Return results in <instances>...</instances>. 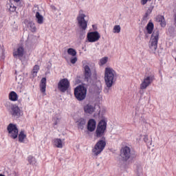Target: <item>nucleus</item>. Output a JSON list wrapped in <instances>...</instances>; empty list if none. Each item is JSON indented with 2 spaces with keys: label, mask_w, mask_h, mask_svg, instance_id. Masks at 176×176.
I'll return each instance as SVG.
<instances>
[{
  "label": "nucleus",
  "mask_w": 176,
  "mask_h": 176,
  "mask_svg": "<svg viewBox=\"0 0 176 176\" xmlns=\"http://www.w3.org/2000/svg\"><path fill=\"white\" fill-rule=\"evenodd\" d=\"M145 28L147 31V34H152L148 44L149 49H151L152 52H156L157 49V43H159V30H153L155 25L151 21H149Z\"/></svg>",
  "instance_id": "obj_1"
},
{
  "label": "nucleus",
  "mask_w": 176,
  "mask_h": 176,
  "mask_svg": "<svg viewBox=\"0 0 176 176\" xmlns=\"http://www.w3.org/2000/svg\"><path fill=\"white\" fill-rule=\"evenodd\" d=\"M116 72L113 69L110 67H106L105 68V72H104V81L106 83L107 87L109 89L111 86L113 85L116 80H115V74Z\"/></svg>",
  "instance_id": "obj_2"
},
{
  "label": "nucleus",
  "mask_w": 176,
  "mask_h": 176,
  "mask_svg": "<svg viewBox=\"0 0 176 176\" xmlns=\"http://www.w3.org/2000/svg\"><path fill=\"white\" fill-rule=\"evenodd\" d=\"M120 157L122 162H127L129 159H131V160H134L135 157H137V154L135 152H131V149L130 147L125 146L120 149Z\"/></svg>",
  "instance_id": "obj_3"
},
{
  "label": "nucleus",
  "mask_w": 176,
  "mask_h": 176,
  "mask_svg": "<svg viewBox=\"0 0 176 176\" xmlns=\"http://www.w3.org/2000/svg\"><path fill=\"white\" fill-rule=\"evenodd\" d=\"M87 96V88L84 85H80L74 89V97L78 101H83Z\"/></svg>",
  "instance_id": "obj_4"
},
{
  "label": "nucleus",
  "mask_w": 176,
  "mask_h": 176,
  "mask_svg": "<svg viewBox=\"0 0 176 176\" xmlns=\"http://www.w3.org/2000/svg\"><path fill=\"white\" fill-rule=\"evenodd\" d=\"M105 131H107V120L103 118L98 122L96 130L95 131L96 138H102L105 137Z\"/></svg>",
  "instance_id": "obj_5"
},
{
  "label": "nucleus",
  "mask_w": 176,
  "mask_h": 176,
  "mask_svg": "<svg viewBox=\"0 0 176 176\" xmlns=\"http://www.w3.org/2000/svg\"><path fill=\"white\" fill-rule=\"evenodd\" d=\"M105 146H107V142H105V137H102V139L95 144L94 148L92 150L95 156H98V155L104 151Z\"/></svg>",
  "instance_id": "obj_6"
},
{
  "label": "nucleus",
  "mask_w": 176,
  "mask_h": 176,
  "mask_svg": "<svg viewBox=\"0 0 176 176\" xmlns=\"http://www.w3.org/2000/svg\"><path fill=\"white\" fill-rule=\"evenodd\" d=\"M7 131L8 135L10 138H12V140H16V138L19 137V128H17L16 124L10 123L7 126Z\"/></svg>",
  "instance_id": "obj_7"
},
{
  "label": "nucleus",
  "mask_w": 176,
  "mask_h": 176,
  "mask_svg": "<svg viewBox=\"0 0 176 176\" xmlns=\"http://www.w3.org/2000/svg\"><path fill=\"white\" fill-rule=\"evenodd\" d=\"M70 83L68 78L61 79L58 83V89L61 93H65L69 89Z\"/></svg>",
  "instance_id": "obj_8"
},
{
  "label": "nucleus",
  "mask_w": 176,
  "mask_h": 176,
  "mask_svg": "<svg viewBox=\"0 0 176 176\" xmlns=\"http://www.w3.org/2000/svg\"><path fill=\"white\" fill-rule=\"evenodd\" d=\"M85 17H86V14L80 13L77 16L78 27L83 31L87 30V21L85 19Z\"/></svg>",
  "instance_id": "obj_9"
},
{
  "label": "nucleus",
  "mask_w": 176,
  "mask_h": 176,
  "mask_svg": "<svg viewBox=\"0 0 176 176\" xmlns=\"http://www.w3.org/2000/svg\"><path fill=\"white\" fill-rule=\"evenodd\" d=\"M100 38H101V35H100L98 31L89 32L87 35V41L91 43L97 42V41L100 40Z\"/></svg>",
  "instance_id": "obj_10"
},
{
  "label": "nucleus",
  "mask_w": 176,
  "mask_h": 176,
  "mask_svg": "<svg viewBox=\"0 0 176 176\" xmlns=\"http://www.w3.org/2000/svg\"><path fill=\"white\" fill-rule=\"evenodd\" d=\"M155 79V77L153 76H148L146 78L144 79V81L142 82L140 85V89H146L152 82H153V80Z\"/></svg>",
  "instance_id": "obj_11"
},
{
  "label": "nucleus",
  "mask_w": 176,
  "mask_h": 176,
  "mask_svg": "<svg viewBox=\"0 0 176 176\" xmlns=\"http://www.w3.org/2000/svg\"><path fill=\"white\" fill-rule=\"evenodd\" d=\"M97 126V122H96V120L94 119H90L87 122V129L88 131H90V133H93L94 130H96V126Z\"/></svg>",
  "instance_id": "obj_12"
},
{
  "label": "nucleus",
  "mask_w": 176,
  "mask_h": 176,
  "mask_svg": "<svg viewBox=\"0 0 176 176\" xmlns=\"http://www.w3.org/2000/svg\"><path fill=\"white\" fill-rule=\"evenodd\" d=\"M84 80L85 82H89V79L91 78V70L87 65L84 67Z\"/></svg>",
  "instance_id": "obj_13"
},
{
  "label": "nucleus",
  "mask_w": 176,
  "mask_h": 176,
  "mask_svg": "<svg viewBox=\"0 0 176 176\" xmlns=\"http://www.w3.org/2000/svg\"><path fill=\"white\" fill-rule=\"evenodd\" d=\"M13 56L14 58H21L24 56V47L23 46H20L17 48L16 51L13 52Z\"/></svg>",
  "instance_id": "obj_14"
},
{
  "label": "nucleus",
  "mask_w": 176,
  "mask_h": 176,
  "mask_svg": "<svg viewBox=\"0 0 176 176\" xmlns=\"http://www.w3.org/2000/svg\"><path fill=\"white\" fill-rule=\"evenodd\" d=\"M156 21L157 23H160L161 27L164 28L166 27V19H164V16L163 15H157L156 16Z\"/></svg>",
  "instance_id": "obj_15"
},
{
  "label": "nucleus",
  "mask_w": 176,
  "mask_h": 176,
  "mask_svg": "<svg viewBox=\"0 0 176 176\" xmlns=\"http://www.w3.org/2000/svg\"><path fill=\"white\" fill-rule=\"evenodd\" d=\"M76 123L78 128L80 130H83V129H85V126L86 125V119L80 118L77 120Z\"/></svg>",
  "instance_id": "obj_16"
},
{
  "label": "nucleus",
  "mask_w": 176,
  "mask_h": 176,
  "mask_svg": "<svg viewBox=\"0 0 176 176\" xmlns=\"http://www.w3.org/2000/svg\"><path fill=\"white\" fill-rule=\"evenodd\" d=\"M12 116H20V107L17 105H13L11 108Z\"/></svg>",
  "instance_id": "obj_17"
},
{
  "label": "nucleus",
  "mask_w": 176,
  "mask_h": 176,
  "mask_svg": "<svg viewBox=\"0 0 176 176\" xmlns=\"http://www.w3.org/2000/svg\"><path fill=\"white\" fill-rule=\"evenodd\" d=\"M40 90L41 93H46V77L43 78L41 80Z\"/></svg>",
  "instance_id": "obj_18"
},
{
  "label": "nucleus",
  "mask_w": 176,
  "mask_h": 176,
  "mask_svg": "<svg viewBox=\"0 0 176 176\" xmlns=\"http://www.w3.org/2000/svg\"><path fill=\"white\" fill-rule=\"evenodd\" d=\"M84 111L85 113H93L94 112V107L91 104H87L84 107Z\"/></svg>",
  "instance_id": "obj_19"
},
{
  "label": "nucleus",
  "mask_w": 176,
  "mask_h": 176,
  "mask_svg": "<svg viewBox=\"0 0 176 176\" xmlns=\"http://www.w3.org/2000/svg\"><path fill=\"white\" fill-rule=\"evenodd\" d=\"M36 21L38 24H43V16L39 12H36Z\"/></svg>",
  "instance_id": "obj_20"
},
{
  "label": "nucleus",
  "mask_w": 176,
  "mask_h": 176,
  "mask_svg": "<svg viewBox=\"0 0 176 176\" xmlns=\"http://www.w3.org/2000/svg\"><path fill=\"white\" fill-rule=\"evenodd\" d=\"M9 100H10V101H17V100H19V96H17L16 92L12 91L9 94Z\"/></svg>",
  "instance_id": "obj_21"
},
{
  "label": "nucleus",
  "mask_w": 176,
  "mask_h": 176,
  "mask_svg": "<svg viewBox=\"0 0 176 176\" xmlns=\"http://www.w3.org/2000/svg\"><path fill=\"white\" fill-rule=\"evenodd\" d=\"M27 138V135L24 133V131H21L18 135L19 142H24V140Z\"/></svg>",
  "instance_id": "obj_22"
},
{
  "label": "nucleus",
  "mask_w": 176,
  "mask_h": 176,
  "mask_svg": "<svg viewBox=\"0 0 176 176\" xmlns=\"http://www.w3.org/2000/svg\"><path fill=\"white\" fill-rule=\"evenodd\" d=\"M54 142L56 148H63V141H61V139L56 138Z\"/></svg>",
  "instance_id": "obj_23"
},
{
  "label": "nucleus",
  "mask_w": 176,
  "mask_h": 176,
  "mask_svg": "<svg viewBox=\"0 0 176 176\" xmlns=\"http://www.w3.org/2000/svg\"><path fill=\"white\" fill-rule=\"evenodd\" d=\"M28 162L30 163V164H36V160L35 159V157L32 155H30L28 157Z\"/></svg>",
  "instance_id": "obj_24"
},
{
  "label": "nucleus",
  "mask_w": 176,
  "mask_h": 176,
  "mask_svg": "<svg viewBox=\"0 0 176 176\" xmlns=\"http://www.w3.org/2000/svg\"><path fill=\"white\" fill-rule=\"evenodd\" d=\"M39 71V65H36L34 66L32 74L34 77L36 76V74H38V72Z\"/></svg>",
  "instance_id": "obj_25"
},
{
  "label": "nucleus",
  "mask_w": 176,
  "mask_h": 176,
  "mask_svg": "<svg viewBox=\"0 0 176 176\" xmlns=\"http://www.w3.org/2000/svg\"><path fill=\"white\" fill-rule=\"evenodd\" d=\"M144 141L147 144V146H151L152 145V138L149 139L148 135L144 136Z\"/></svg>",
  "instance_id": "obj_26"
},
{
  "label": "nucleus",
  "mask_w": 176,
  "mask_h": 176,
  "mask_svg": "<svg viewBox=\"0 0 176 176\" xmlns=\"http://www.w3.org/2000/svg\"><path fill=\"white\" fill-rule=\"evenodd\" d=\"M29 27L30 28L31 32H36V26H35V23L33 22L29 23Z\"/></svg>",
  "instance_id": "obj_27"
},
{
  "label": "nucleus",
  "mask_w": 176,
  "mask_h": 176,
  "mask_svg": "<svg viewBox=\"0 0 176 176\" xmlns=\"http://www.w3.org/2000/svg\"><path fill=\"white\" fill-rule=\"evenodd\" d=\"M67 53L70 56H73V57H75V56H76V50H75V49L74 48H69L67 50Z\"/></svg>",
  "instance_id": "obj_28"
},
{
  "label": "nucleus",
  "mask_w": 176,
  "mask_h": 176,
  "mask_svg": "<svg viewBox=\"0 0 176 176\" xmlns=\"http://www.w3.org/2000/svg\"><path fill=\"white\" fill-rule=\"evenodd\" d=\"M120 25H116L113 28V32L114 34H119L120 32Z\"/></svg>",
  "instance_id": "obj_29"
},
{
  "label": "nucleus",
  "mask_w": 176,
  "mask_h": 176,
  "mask_svg": "<svg viewBox=\"0 0 176 176\" xmlns=\"http://www.w3.org/2000/svg\"><path fill=\"white\" fill-rule=\"evenodd\" d=\"M137 176H142V168L140 166H137Z\"/></svg>",
  "instance_id": "obj_30"
},
{
  "label": "nucleus",
  "mask_w": 176,
  "mask_h": 176,
  "mask_svg": "<svg viewBox=\"0 0 176 176\" xmlns=\"http://www.w3.org/2000/svg\"><path fill=\"white\" fill-rule=\"evenodd\" d=\"M85 36H86V32L85 30H81L80 31V36H79L80 39H85Z\"/></svg>",
  "instance_id": "obj_31"
},
{
  "label": "nucleus",
  "mask_w": 176,
  "mask_h": 176,
  "mask_svg": "<svg viewBox=\"0 0 176 176\" xmlns=\"http://www.w3.org/2000/svg\"><path fill=\"white\" fill-rule=\"evenodd\" d=\"M100 63L101 65H105L106 63H108V57H107V56L103 57L102 58H101L100 60Z\"/></svg>",
  "instance_id": "obj_32"
},
{
  "label": "nucleus",
  "mask_w": 176,
  "mask_h": 176,
  "mask_svg": "<svg viewBox=\"0 0 176 176\" xmlns=\"http://www.w3.org/2000/svg\"><path fill=\"white\" fill-rule=\"evenodd\" d=\"M148 16H149V13L148 12H146L145 14L144 15V16L142 18V21H146V20L148 19Z\"/></svg>",
  "instance_id": "obj_33"
},
{
  "label": "nucleus",
  "mask_w": 176,
  "mask_h": 176,
  "mask_svg": "<svg viewBox=\"0 0 176 176\" xmlns=\"http://www.w3.org/2000/svg\"><path fill=\"white\" fill-rule=\"evenodd\" d=\"M76 61H78V58L76 57L72 58L70 60V63H72V64H76Z\"/></svg>",
  "instance_id": "obj_34"
},
{
  "label": "nucleus",
  "mask_w": 176,
  "mask_h": 176,
  "mask_svg": "<svg viewBox=\"0 0 176 176\" xmlns=\"http://www.w3.org/2000/svg\"><path fill=\"white\" fill-rule=\"evenodd\" d=\"M16 6H10V8H9V10H10V12H16Z\"/></svg>",
  "instance_id": "obj_35"
},
{
  "label": "nucleus",
  "mask_w": 176,
  "mask_h": 176,
  "mask_svg": "<svg viewBox=\"0 0 176 176\" xmlns=\"http://www.w3.org/2000/svg\"><path fill=\"white\" fill-rule=\"evenodd\" d=\"M148 1H151V0H142L141 1L142 5H146V3L148 2Z\"/></svg>",
  "instance_id": "obj_36"
},
{
  "label": "nucleus",
  "mask_w": 176,
  "mask_h": 176,
  "mask_svg": "<svg viewBox=\"0 0 176 176\" xmlns=\"http://www.w3.org/2000/svg\"><path fill=\"white\" fill-rule=\"evenodd\" d=\"M51 9H52V10H57L56 6H51Z\"/></svg>",
  "instance_id": "obj_37"
},
{
  "label": "nucleus",
  "mask_w": 176,
  "mask_h": 176,
  "mask_svg": "<svg viewBox=\"0 0 176 176\" xmlns=\"http://www.w3.org/2000/svg\"><path fill=\"white\" fill-rule=\"evenodd\" d=\"M146 12H148V14L152 13V8H148Z\"/></svg>",
  "instance_id": "obj_38"
},
{
  "label": "nucleus",
  "mask_w": 176,
  "mask_h": 176,
  "mask_svg": "<svg viewBox=\"0 0 176 176\" xmlns=\"http://www.w3.org/2000/svg\"><path fill=\"white\" fill-rule=\"evenodd\" d=\"M144 38L145 39H148V32L145 33Z\"/></svg>",
  "instance_id": "obj_39"
},
{
  "label": "nucleus",
  "mask_w": 176,
  "mask_h": 176,
  "mask_svg": "<svg viewBox=\"0 0 176 176\" xmlns=\"http://www.w3.org/2000/svg\"><path fill=\"white\" fill-rule=\"evenodd\" d=\"M80 79H76V83H80Z\"/></svg>",
  "instance_id": "obj_40"
},
{
  "label": "nucleus",
  "mask_w": 176,
  "mask_h": 176,
  "mask_svg": "<svg viewBox=\"0 0 176 176\" xmlns=\"http://www.w3.org/2000/svg\"><path fill=\"white\" fill-rule=\"evenodd\" d=\"M175 27H176V13H175Z\"/></svg>",
  "instance_id": "obj_41"
},
{
  "label": "nucleus",
  "mask_w": 176,
  "mask_h": 176,
  "mask_svg": "<svg viewBox=\"0 0 176 176\" xmlns=\"http://www.w3.org/2000/svg\"><path fill=\"white\" fill-rule=\"evenodd\" d=\"M57 124H58V122H57V121H55V122H54V126H57Z\"/></svg>",
  "instance_id": "obj_42"
},
{
  "label": "nucleus",
  "mask_w": 176,
  "mask_h": 176,
  "mask_svg": "<svg viewBox=\"0 0 176 176\" xmlns=\"http://www.w3.org/2000/svg\"><path fill=\"white\" fill-rule=\"evenodd\" d=\"M14 2H16V3H19V2H20V0H14Z\"/></svg>",
  "instance_id": "obj_43"
},
{
  "label": "nucleus",
  "mask_w": 176,
  "mask_h": 176,
  "mask_svg": "<svg viewBox=\"0 0 176 176\" xmlns=\"http://www.w3.org/2000/svg\"><path fill=\"white\" fill-rule=\"evenodd\" d=\"M13 175L14 176H17V173H16V172H14Z\"/></svg>",
  "instance_id": "obj_44"
},
{
  "label": "nucleus",
  "mask_w": 176,
  "mask_h": 176,
  "mask_svg": "<svg viewBox=\"0 0 176 176\" xmlns=\"http://www.w3.org/2000/svg\"><path fill=\"white\" fill-rule=\"evenodd\" d=\"M100 113H101V111H99V113H98V116H100Z\"/></svg>",
  "instance_id": "obj_45"
},
{
  "label": "nucleus",
  "mask_w": 176,
  "mask_h": 176,
  "mask_svg": "<svg viewBox=\"0 0 176 176\" xmlns=\"http://www.w3.org/2000/svg\"><path fill=\"white\" fill-rule=\"evenodd\" d=\"M0 176H5V175L0 174Z\"/></svg>",
  "instance_id": "obj_46"
},
{
  "label": "nucleus",
  "mask_w": 176,
  "mask_h": 176,
  "mask_svg": "<svg viewBox=\"0 0 176 176\" xmlns=\"http://www.w3.org/2000/svg\"><path fill=\"white\" fill-rule=\"evenodd\" d=\"M80 12H82V10H80Z\"/></svg>",
  "instance_id": "obj_47"
}]
</instances>
